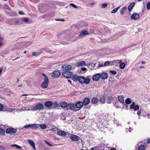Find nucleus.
<instances>
[{
  "label": "nucleus",
  "instance_id": "nucleus-1",
  "mask_svg": "<svg viewBox=\"0 0 150 150\" xmlns=\"http://www.w3.org/2000/svg\"><path fill=\"white\" fill-rule=\"evenodd\" d=\"M78 81L81 84L86 83L88 84L90 81V79L88 78L85 79L83 76H79Z\"/></svg>",
  "mask_w": 150,
  "mask_h": 150
},
{
  "label": "nucleus",
  "instance_id": "nucleus-2",
  "mask_svg": "<svg viewBox=\"0 0 150 150\" xmlns=\"http://www.w3.org/2000/svg\"><path fill=\"white\" fill-rule=\"evenodd\" d=\"M44 108V105L40 103H38L37 104L35 107H31V110H41L43 109Z\"/></svg>",
  "mask_w": 150,
  "mask_h": 150
},
{
  "label": "nucleus",
  "instance_id": "nucleus-3",
  "mask_svg": "<svg viewBox=\"0 0 150 150\" xmlns=\"http://www.w3.org/2000/svg\"><path fill=\"white\" fill-rule=\"evenodd\" d=\"M6 133L11 135L15 134L17 132V130L13 128H7L6 130Z\"/></svg>",
  "mask_w": 150,
  "mask_h": 150
},
{
  "label": "nucleus",
  "instance_id": "nucleus-4",
  "mask_svg": "<svg viewBox=\"0 0 150 150\" xmlns=\"http://www.w3.org/2000/svg\"><path fill=\"white\" fill-rule=\"evenodd\" d=\"M62 76L66 78H70L72 76V73L70 71H64L62 74Z\"/></svg>",
  "mask_w": 150,
  "mask_h": 150
},
{
  "label": "nucleus",
  "instance_id": "nucleus-5",
  "mask_svg": "<svg viewBox=\"0 0 150 150\" xmlns=\"http://www.w3.org/2000/svg\"><path fill=\"white\" fill-rule=\"evenodd\" d=\"M39 11L41 13H44L47 11L46 6L44 4L40 5L39 8Z\"/></svg>",
  "mask_w": 150,
  "mask_h": 150
},
{
  "label": "nucleus",
  "instance_id": "nucleus-6",
  "mask_svg": "<svg viewBox=\"0 0 150 150\" xmlns=\"http://www.w3.org/2000/svg\"><path fill=\"white\" fill-rule=\"evenodd\" d=\"M72 69L71 66L69 64H65L63 65L62 66V70H71Z\"/></svg>",
  "mask_w": 150,
  "mask_h": 150
},
{
  "label": "nucleus",
  "instance_id": "nucleus-7",
  "mask_svg": "<svg viewBox=\"0 0 150 150\" xmlns=\"http://www.w3.org/2000/svg\"><path fill=\"white\" fill-rule=\"evenodd\" d=\"M139 14L134 13L131 16L130 19L131 20H137L139 18Z\"/></svg>",
  "mask_w": 150,
  "mask_h": 150
},
{
  "label": "nucleus",
  "instance_id": "nucleus-8",
  "mask_svg": "<svg viewBox=\"0 0 150 150\" xmlns=\"http://www.w3.org/2000/svg\"><path fill=\"white\" fill-rule=\"evenodd\" d=\"M68 108H67V110L69 109L68 108L71 110H73L74 111L76 110V108L75 105L73 103H70L68 105Z\"/></svg>",
  "mask_w": 150,
  "mask_h": 150
},
{
  "label": "nucleus",
  "instance_id": "nucleus-9",
  "mask_svg": "<svg viewBox=\"0 0 150 150\" xmlns=\"http://www.w3.org/2000/svg\"><path fill=\"white\" fill-rule=\"evenodd\" d=\"M61 74V73L58 71H55L52 73V76L54 78H57L59 77Z\"/></svg>",
  "mask_w": 150,
  "mask_h": 150
},
{
  "label": "nucleus",
  "instance_id": "nucleus-10",
  "mask_svg": "<svg viewBox=\"0 0 150 150\" xmlns=\"http://www.w3.org/2000/svg\"><path fill=\"white\" fill-rule=\"evenodd\" d=\"M49 80H44V81L41 84V87L42 88H47L48 85Z\"/></svg>",
  "mask_w": 150,
  "mask_h": 150
},
{
  "label": "nucleus",
  "instance_id": "nucleus-11",
  "mask_svg": "<svg viewBox=\"0 0 150 150\" xmlns=\"http://www.w3.org/2000/svg\"><path fill=\"white\" fill-rule=\"evenodd\" d=\"M67 133L63 130L58 131L57 133V135L59 136L62 137H65L67 136Z\"/></svg>",
  "mask_w": 150,
  "mask_h": 150
},
{
  "label": "nucleus",
  "instance_id": "nucleus-12",
  "mask_svg": "<svg viewBox=\"0 0 150 150\" xmlns=\"http://www.w3.org/2000/svg\"><path fill=\"white\" fill-rule=\"evenodd\" d=\"M100 78L103 79H105L108 78V74L107 73L103 72L100 74Z\"/></svg>",
  "mask_w": 150,
  "mask_h": 150
},
{
  "label": "nucleus",
  "instance_id": "nucleus-13",
  "mask_svg": "<svg viewBox=\"0 0 150 150\" xmlns=\"http://www.w3.org/2000/svg\"><path fill=\"white\" fill-rule=\"evenodd\" d=\"M100 74H95L92 77V79L94 81H98L100 78Z\"/></svg>",
  "mask_w": 150,
  "mask_h": 150
},
{
  "label": "nucleus",
  "instance_id": "nucleus-14",
  "mask_svg": "<svg viewBox=\"0 0 150 150\" xmlns=\"http://www.w3.org/2000/svg\"><path fill=\"white\" fill-rule=\"evenodd\" d=\"M78 136L75 135H72L70 137V139L73 141H78L79 140Z\"/></svg>",
  "mask_w": 150,
  "mask_h": 150
},
{
  "label": "nucleus",
  "instance_id": "nucleus-15",
  "mask_svg": "<svg viewBox=\"0 0 150 150\" xmlns=\"http://www.w3.org/2000/svg\"><path fill=\"white\" fill-rule=\"evenodd\" d=\"M83 105V102L81 101H78L76 103L75 105L76 108H80L82 107Z\"/></svg>",
  "mask_w": 150,
  "mask_h": 150
},
{
  "label": "nucleus",
  "instance_id": "nucleus-16",
  "mask_svg": "<svg viewBox=\"0 0 150 150\" xmlns=\"http://www.w3.org/2000/svg\"><path fill=\"white\" fill-rule=\"evenodd\" d=\"M90 102V100L89 98H86L83 100V103L84 105H87Z\"/></svg>",
  "mask_w": 150,
  "mask_h": 150
},
{
  "label": "nucleus",
  "instance_id": "nucleus-17",
  "mask_svg": "<svg viewBox=\"0 0 150 150\" xmlns=\"http://www.w3.org/2000/svg\"><path fill=\"white\" fill-rule=\"evenodd\" d=\"M118 100L123 105H125V103H124V99L123 96H118Z\"/></svg>",
  "mask_w": 150,
  "mask_h": 150
},
{
  "label": "nucleus",
  "instance_id": "nucleus-18",
  "mask_svg": "<svg viewBox=\"0 0 150 150\" xmlns=\"http://www.w3.org/2000/svg\"><path fill=\"white\" fill-rule=\"evenodd\" d=\"M86 62L84 61H82L78 62L76 64L77 66H82L86 65Z\"/></svg>",
  "mask_w": 150,
  "mask_h": 150
},
{
  "label": "nucleus",
  "instance_id": "nucleus-19",
  "mask_svg": "<svg viewBox=\"0 0 150 150\" xmlns=\"http://www.w3.org/2000/svg\"><path fill=\"white\" fill-rule=\"evenodd\" d=\"M53 103L52 101H48L46 102L45 104V105L47 107H50L53 105Z\"/></svg>",
  "mask_w": 150,
  "mask_h": 150
},
{
  "label": "nucleus",
  "instance_id": "nucleus-20",
  "mask_svg": "<svg viewBox=\"0 0 150 150\" xmlns=\"http://www.w3.org/2000/svg\"><path fill=\"white\" fill-rule=\"evenodd\" d=\"M60 105L61 107L62 108H67L68 105L67 103L65 102H62L60 103Z\"/></svg>",
  "mask_w": 150,
  "mask_h": 150
},
{
  "label": "nucleus",
  "instance_id": "nucleus-21",
  "mask_svg": "<svg viewBox=\"0 0 150 150\" xmlns=\"http://www.w3.org/2000/svg\"><path fill=\"white\" fill-rule=\"evenodd\" d=\"M98 102V99L95 97L92 98L91 100V103L93 104H96Z\"/></svg>",
  "mask_w": 150,
  "mask_h": 150
},
{
  "label": "nucleus",
  "instance_id": "nucleus-22",
  "mask_svg": "<svg viewBox=\"0 0 150 150\" xmlns=\"http://www.w3.org/2000/svg\"><path fill=\"white\" fill-rule=\"evenodd\" d=\"M99 101L100 103H101L104 104L105 103V98L104 96H100L99 99Z\"/></svg>",
  "mask_w": 150,
  "mask_h": 150
},
{
  "label": "nucleus",
  "instance_id": "nucleus-23",
  "mask_svg": "<svg viewBox=\"0 0 150 150\" xmlns=\"http://www.w3.org/2000/svg\"><path fill=\"white\" fill-rule=\"evenodd\" d=\"M88 32L86 30H83L82 31L80 34L79 36H82L84 35H87L88 34Z\"/></svg>",
  "mask_w": 150,
  "mask_h": 150
},
{
  "label": "nucleus",
  "instance_id": "nucleus-24",
  "mask_svg": "<svg viewBox=\"0 0 150 150\" xmlns=\"http://www.w3.org/2000/svg\"><path fill=\"white\" fill-rule=\"evenodd\" d=\"M39 128V125L37 124H31V128L33 129H35Z\"/></svg>",
  "mask_w": 150,
  "mask_h": 150
},
{
  "label": "nucleus",
  "instance_id": "nucleus-25",
  "mask_svg": "<svg viewBox=\"0 0 150 150\" xmlns=\"http://www.w3.org/2000/svg\"><path fill=\"white\" fill-rule=\"evenodd\" d=\"M53 108H59L60 107L59 104L57 102L53 103Z\"/></svg>",
  "mask_w": 150,
  "mask_h": 150
},
{
  "label": "nucleus",
  "instance_id": "nucleus-26",
  "mask_svg": "<svg viewBox=\"0 0 150 150\" xmlns=\"http://www.w3.org/2000/svg\"><path fill=\"white\" fill-rule=\"evenodd\" d=\"M134 3L131 4L128 7V9L129 12L130 11L133 7L134 6Z\"/></svg>",
  "mask_w": 150,
  "mask_h": 150
},
{
  "label": "nucleus",
  "instance_id": "nucleus-27",
  "mask_svg": "<svg viewBox=\"0 0 150 150\" xmlns=\"http://www.w3.org/2000/svg\"><path fill=\"white\" fill-rule=\"evenodd\" d=\"M79 77V76H78L76 75H74L72 76V79L74 81H77L78 80Z\"/></svg>",
  "mask_w": 150,
  "mask_h": 150
},
{
  "label": "nucleus",
  "instance_id": "nucleus-28",
  "mask_svg": "<svg viewBox=\"0 0 150 150\" xmlns=\"http://www.w3.org/2000/svg\"><path fill=\"white\" fill-rule=\"evenodd\" d=\"M127 10V7H124L122 8L120 11V13L121 15H123L124 14L125 12Z\"/></svg>",
  "mask_w": 150,
  "mask_h": 150
},
{
  "label": "nucleus",
  "instance_id": "nucleus-29",
  "mask_svg": "<svg viewBox=\"0 0 150 150\" xmlns=\"http://www.w3.org/2000/svg\"><path fill=\"white\" fill-rule=\"evenodd\" d=\"M125 64L124 62H121V63H120L119 67L121 69H124L125 68Z\"/></svg>",
  "mask_w": 150,
  "mask_h": 150
},
{
  "label": "nucleus",
  "instance_id": "nucleus-30",
  "mask_svg": "<svg viewBox=\"0 0 150 150\" xmlns=\"http://www.w3.org/2000/svg\"><path fill=\"white\" fill-rule=\"evenodd\" d=\"M28 141L29 144L32 147L35 145V142L33 140L29 139L28 140Z\"/></svg>",
  "mask_w": 150,
  "mask_h": 150
},
{
  "label": "nucleus",
  "instance_id": "nucleus-31",
  "mask_svg": "<svg viewBox=\"0 0 150 150\" xmlns=\"http://www.w3.org/2000/svg\"><path fill=\"white\" fill-rule=\"evenodd\" d=\"M39 127H40L42 129H44L46 128L47 126L45 124H40L39 125Z\"/></svg>",
  "mask_w": 150,
  "mask_h": 150
},
{
  "label": "nucleus",
  "instance_id": "nucleus-32",
  "mask_svg": "<svg viewBox=\"0 0 150 150\" xmlns=\"http://www.w3.org/2000/svg\"><path fill=\"white\" fill-rule=\"evenodd\" d=\"M112 97L111 96H109L107 98V102L108 103H110L111 102V100L112 99Z\"/></svg>",
  "mask_w": 150,
  "mask_h": 150
},
{
  "label": "nucleus",
  "instance_id": "nucleus-33",
  "mask_svg": "<svg viewBox=\"0 0 150 150\" xmlns=\"http://www.w3.org/2000/svg\"><path fill=\"white\" fill-rule=\"evenodd\" d=\"M125 102L126 104H129L132 103V100L129 98H127L125 100Z\"/></svg>",
  "mask_w": 150,
  "mask_h": 150
},
{
  "label": "nucleus",
  "instance_id": "nucleus-34",
  "mask_svg": "<svg viewBox=\"0 0 150 150\" xmlns=\"http://www.w3.org/2000/svg\"><path fill=\"white\" fill-rule=\"evenodd\" d=\"M21 21L25 22H28L29 21V19L27 18H22L21 19Z\"/></svg>",
  "mask_w": 150,
  "mask_h": 150
},
{
  "label": "nucleus",
  "instance_id": "nucleus-35",
  "mask_svg": "<svg viewBox=\"0 0 150 150\" xmlns=\"http://www.w3.org/2000/svg\"><path fill=\"white\" fill-rule=\"evenodd\" d=\"M5 130L1 128H0V135L2 136L4 134Z\"/></svg>",
  "mask_w": 150,
  "mask_h": 150
},
{
  "label": "nucleus",
  "instance_id": "nucleus-36",
  "mask_svg": "<svg viewBox=\"0 0 150 150\" xmlns=\"http://www.w3.org/2000/svg\"><path fill=\"white\" fill-rule=\"evenodd\" d=\"M145 146L143 145H141L138 148V150H145Z\"/></svg>",
  "mask_w": 150,
  "mask_h": 150
},
{
  "label": "nucleus",
  "instance_id": "nucleus-37",
  "mask_svg": "<svg viewBox=\"0 0 150 150\" xmlns=\"http://www.w3.org/2000/svg\"><path fill=\"white\" fill-rule=\"evenodd\" d=\"M120 6H119L118 7L113 9L111 11V13H116L117 12V11L118 10V9L120 8Z\"/></svg>",
  "mask_w": 150,
  "mask_h": 150
},
{
  "label": "nucleus",
  "instance_id": "nucleus-38",
  "mask_svg": "<svg viewBox=\"0 0 150 150\" xmlns=\"http://www.w3.org/2000/svg\"><path fill=\"white\" fill-rule=\"evenodd\" d=\"M139 109V105H135L134 106L133 109L134 110L136 111L138 110Z\"/></svg>",
  "mask_w": 150,
  "mask_h": 150
},
{
  "label": "nucleus",
  "instance_id": "nucleus-39",
  "mask_svg": "<svg viewBox=\"0 0 150 150\" xmlns=\"http://www.w3.org/2000/svg\"><path fill=\"white\" fill-rule=\"evenodd\" d=\"M135 105V103L133 102L132 104L130 105V108L131 109H133L134 107V106Z\"/></svg>",
  "mask_w": 150,
  "mask_h": 150
},
{
  "label": "nucleus",
  "instance_id": "nucleus-40",
  "mask_svg": "<svg viewBox=\"0 0 150 150\" xmlns=\"http://www.w3.org/2000/svg\"><path fill=\"white\" fill-rule=\"evenodd\" d=\"M110 62L108 61H107L105 62L104 64V66H108L110 64Z\"/></svg>",
  "mask_w": 150,
  "mask_h": 150
},
{
  "label": "nucleus",
  "instance_id": "nucleus-41",
  "mask_svg": "<svg viewBox=\"0 0 150 150\" xmlns=\"http://www.w3.org/2000/svg\"><path fill=\"white\" fill-rule=\"evenodd\" d=\"M42 75L44 76V80L45 81L46 80H49L48 77H47V76L45 74L43 73L42 74Z\"/></svg>",
  "mask_w": 150,
  "mask_h": 150
},
{
  "label": "nucleus",
  "instance_id": "nucleus-42",
  "mask_svg": "<svg viewBox=\"0 0 150 150\" xmlns=\"http://www.w3.org/2000/svg\"><path fill=\"white\" fill-rule=\"evenodd\" d=\"M42 75L44 76V80L45 81L46 80H49L48 77H47V76L45 74L43 73L42 74Z\"/></svg>",
  "mask_w": 150,
  "mask_h": 150
},
{
  "label": "nucleus",
  "instance_id": "nucleus-43",
  "mask_svg": "<svg viewBox=\"0 0 150 150\" xmlns=\"http://www.w3.org/2000/svg\"><path fill=\"white\" fill-rule=\"evenodd\" d=\"M11 146L12 147L16 146L18 149L21 148V146L16 144H15L14 145H12Z\"/></svg>",
  "mask_w": 150,
  "mask_h": 150
},
{
  "label": "nucleus",
  "instance_id": "nucleus-44",
  "mask_svg": "<svg viewBox=\"0 0 150 150\" xmlns=\"http://www.w3.org/2000/svg\"><path fill=\"white\" fill-rule=\"evenodd\" d=\"M31 124L28 125H25L24 126V127H23L22 129H23V127L25 128H31Z\"/></svg>",
  "mask_w": 150,
  "mask_h": 150
},
{
  "label": "nucleus",
  "instance_id": "nucleus-45",
  "mask_svg": "<svg viewBox=\"0 0 150 150\" xmlns=\"http://www.w3.org/2000/svg\"><path fill=\"white\" fill-rule=\"evenodd\" d=\"M40 54V53L38 52L37 53H37L36 52H34L32 54V56H37L38 55H39Z\"/></svg>",
  "mask_w": 150,
  "mask_h": 150
},
{
  "label": "nucleus",
  "instance_id": "nucleus-46",
  "mask_svg": "<svg viewBox=\"0 0 150 150\" xmlns=\"http://www.w3.org/2000/svg\"><path fill=\"white\" fill-rule=\"evenodd\" d=\"M147 9L149 10L150 9V2L149 1L147 4Z\"/></svg>",
  "mask_w": 150,
  "mask_h": 150
},
{
  "label": "nucleus",
  "instance_id": "nucleus-47",
  "mask_svg": "<svg viewBox=\"0 0 150 150\" xmlns=\"http://www.w3.org/2000/svg\"><path fill=\"white\" fill-rule=\"evenodd\" d=\"M107 6V4H102V8H104L105 7H106Z\"/></svg>",
  "mask_w": 150,
  "mask_h": 150
},
{
  "label": "nucleus",
  "instance_id": "nucleus-48",
  "mask_svg": "<svg viewBox=\"0 0 150 150\" xmlns=\"http://www.w3.org/2000/svg\"><path fill=\"white\" fill-rule=\"evenodd\" d=\"M70 5L72 6L74 8H77V7L74 4H73L71 3L70 4Z\"/></svg>",
  "mask_w": 150,
  "mask_h": 150
},
{
  "label": "nucleus",
  "instance_id": "nucleus-49",
  "mask_svg": "<svg viewBox=\"0 0 150 150\" xmlns=\"http://www.w3.org/2000/svg\"><path fill=\"white\" fill-rule=\"evenodd\" d=\"M5 149V147L3 145H0V149L4 150Z\"/></svg>",
  "mask_w": 150,
  "mask_h": 150
},
{
  "label": "nucleus",
  "instance_id": "nucleus-50",
  "mask_svg": "<svg viewBox=\"0 0 150 150\" xmlns=\"http://www.w3.org/2000/svg\"><path fill=\"white\" fill-rule=\"evenodd\" d=\"M110 72L113 75H115L117 74V72L115 71H110Z\"/></svg>",
  "mask_w": 150,
  "mask_h": 150
},
{
  "label": "nucleus",
  "instance_id": "nucleus-51",
  "mask_svg": "<svg viewBox=\"0 0 150 150\" xmlns=\"http://www.w3.org/2000/svg\"><path fill=\"white\" fill-rule=\"evenodd\" d=\"M117 61H118V63L122 62V60H115L113 61V62L114 63L115 62H117Z\"/></svg>",
  "mask_w": 150,
  "mask_h": 150
},
{
  "label": "nucleus",
  "instance_id": "nucleus-52",
  "mask_svg": "<svg viewBox=\"0 0 150 150\" xmlns=\"http://www.w3.org/2000/svg\"><path fill=\"white\" fill-rule=\"evenodd\" d=\"M23 108H24V110H30V108L28 107H24Z\"/></svg>",
  "mask_w": 150,
  "mask_h": 150
},
{
  "label": "nucleus",
  "instance_id": "nucleus-53",
  "mask_svg": "<svg viewBox=\"0 0 150 150\" xmlns=\"http://www.w3.org/2000/svg\"><path fill=\"white\" fill-rule=\"evenodd\" d=\"M57 129V128L56 127L55 128H52V129H50V130L52 131L53 132H55L56 131Z\"/></svg>",
  "mask_w": 150,
  "mask_h": 150
},
{
  "label": "nucleus",
  "instance_id": "nucleus-54",
  "mask_svg": "<svg viewBox=\"0 0 150 150\" xmlns=\"http://www.w3.org/2000/svg\"><path fill=\"white\" fill-rule=\"evenodd\" d=\"M18 13L20 15L24 14V13L21 11H19Z\"/></svg>",
  "mask_w": 150,
  "mask_h": 150
},
{
  "label": "nucleus",
  "instance_id": "nucleus-55",
  "mask_svg": "<svg viewBox=\"0 0 150 150\" xmlns=\"http://www.w3.org/2000/svg\"><path fill=\"white\" fill-rule=\"evenodd\" d=\"M3 108V106L0 104V110H2Z\"/></svg>",
  "mask_w": 150,
  "mask_h": 150
},
{
  "label": "nucleus",
  "instance_id": "nucleus-56",
  "mask_svg": "<svg viewBox=\"0 0 150 150\" xmlns=\"http://www.w3.org/2000/svg\"><path fill=\"white\" fill-rule=\"evenodd\" d=\"M86 68L85 67H82L81 68V69L83 71L86 70Z\"/></svg>",
  "mask_w": 150,
  "mask_h": 150
},
{
  "label": "nucleus",
  "instance_id": "nucleus-57",
  "mask_svg": "<svg viewBox=\"0 0 150 150\" xmlns=\"http://www.w3.org/2000/svg\"><path fill=\"white\" fill-rule=\"evenodd\" d=\"M20 21L18 20H16L14 21V22L16 23H18Z\"/></svg>",
  "mask_w": 150,
  "mask_h": 150
},
{
  "label": "nucleus",
  "instance_id": "nucleus-58",
  "mask_svg": "<svg viewBox=\"0 0 150 150\" xmlns=\"http://www.w3.org/2000/svg\"><path fill=\"white\" fill-rule=\"evenodd\" d=\"M103 66H104V64H99V65L98 66V67H103Z\"/></svg>",
  "mask_w": 150,
  "mask_h": 150
},
{
  "label": "nucleus",
  "instance_id": "nucleus-59",
  "mask_svg": "<svg viewBox=\"0 0 150 150\" xmlns=\"http://www.w3.org/2000/svg\"><path fill=\"white\" fill-rule=\"evenodd\" d=\"M57 21H64V19H56Z\"/></svg>",
  "mask_w": 150,
  "mask_h": 150
},
{
  "label": "nucleus",
  "instance_id": "nucleus-60",
  "mask_svg": "<svg viewBox=\"0 0 150 150\" xmlns=\"http://www.w3.org/2000/svg\"><path fill=\"white\" fill-rule=\"evenodd\" d=\"M141 114V112L140 111H138L137 112V114L138 115H139Z\"/></svg>",
  "mask_w": 150,
  "mask_h": 150
},
{
  "label": "nucleus",
  "instance_id": "nucleus-61",
  "mask_svg": "<svg viewBox=\"0 0 150 150\" xmlns=\"http://www.w3.org/2000/svg\"><path fill=\"white\" fill-rule=\"evenodd\" d=\"M96 150V147H94L93 148H92L91 149V150Z\"/></svg>",
  "mask_w": 150,
  "mask_h": 150
},
{
  "label": "nucleus",
  "instance_id": "nucleus-62",
  "mask_svg": "<svg viewBox=\"0 0 150 150\" xmlns=\"http://www.w3.org/2000/svg\"><path fill=\"white\" fill-rule=\"evenodd\" d=\"M45 143L47 144L48 145H49V144H50V143H48L45 140Z\"/></svg>",
  "mask_w": 150,
  "mask_h": 150
},
{
  "label": "nucleus",
  "instance_id": "nucleus-63",
  "mask_svg": "<svg viewBox=\"0 0 150 150\" xmlns=\"http://www.w3.org/2000/svg\"><path fill=\"white\" fill-rule=\"evenodd\" d=\"M33 147V148L34 149V150H36L35 146V145H33V146H32Z\"/></svg>",
  "mask_w": 150,
  "mask_h": 150
},
{
  "label": "nucleus",
  "instance_id": "nucleus-64",
  "mask_svg": "<svg viewBox=\"0 0 150 150\" xmlns=\"http://www.w3.org/2000/svg\"><path fill=\"white\" fill-rule=\"evenodd\" d=\"M110 150H116L114 148H111Z\"/></svg>",
  "mask_w": 150,
  "mask_h": 150
}]
</instances>
